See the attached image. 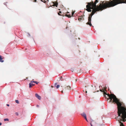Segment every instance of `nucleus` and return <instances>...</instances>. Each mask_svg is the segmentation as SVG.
Segmentation results:
<instances>
[{"mask_svg": "<svg viewBox=\"0 0 126 126\" xmlns=\"http://www.w3.org/2000/svg\"><path fill=\"white\" fill-rule=\"evenodd\" d=\"M90 125H91V126H93L92 125V124L91 123H90Z\"/></svg>", "mask_w": 126, "mask_h": 126, "instance_id": "obj_25", "label": "nucleus"}, {"mask_svg": "<svg viewBox=\"0 0 126 126\" xmlns=\"http://www.w3.org/2000/svg\"><path fill=\"white\" fill-rule=\"evenodd\" d=\"M60 86L59 85H58L56 86L57 88H58Z\"/></svg>", "mask_w": 126, "mask_h": 126, "instance_id": "obj_16", "label": "nucleus"}, {"mask_svg": "<svg viewBox=\"0 0 126 126\" xmlns=\"http://www.w3.org/2000/svg\"><path fill=\"white\" fill-rule=\"evenodd\" d=\"M109 98L108 100H110L109 102L112 103H116L117 106L118 115L121 117L122 119H124V117L126 116V109L123 107H121V104L119 101V100L113 94H108Z\"/></svg>", "mask_w": 126, "mask_h": 126, "instance_id": "obj_2", "label": "nucleus"}, {"mask_svg": "<svg viewBox=\"0 0 126 126\" xmlns=\"http://www.w3.org/2000/svg\"><path fill=\"white\" fill-rule=\"evenodd\" d=\"M94 2L92 1L91 2H88L86 6V10L88 12H91L92 10V12L89 15L88 18V22L86 23L91 26L92 25L91 23V18L92 16L97 11H102L107 8L113 7L118 4L125 3H126V0H111L109 1H103L100 3L99 6L96 5L97 3L98 2L99 0H94Z\"/></svg>", "mask_w": 126, "mask_h": 126, "instance_id": "obj_1", "label": "nucleus"}, {"mask_svg": "<svg viewBox=\"0 0 126 126\" xmlns=\"http://www.w3.org/2000/svg\"><path fill=\"white\" fill-rule=\"evenodd\" d=\"M120 126H124L123 123L121 122H120Z\"/></svg>", "mask_w": 126, "mask_h": 126, "instance_id": "obj_15", "label": "nucleus"}, {"mask_svg": "<svg viewBox=\"0 0 126 126\" xmlns=\"http://www.w3.org/2000/svg\"><path fill=\"white\" fill-rule=\"evenodd\" d=\"M4 58H2V56L0 55V62H1L3 63L4 62V60H3V59Z\"/></svg>", "mask_w": 126, "mask_h": 126, "instance_id": "obj_8", "label": "nucleus"}, {"mask_svg": "<svg viewBox=\"0 0 126 126\" xmlns=\"http://www.w3.org/2000/svg\"><path fill=\"white\" fill-rule=\"evenodd\" d=\"M47 1H48V0H47Z\"/></svg>", "mask_w": 126, "mask_h": 126, "instance_id": "obj_32", "label": "nucleus"}, {"mask_svg": "<svg viewBox=\"0 0 126 126\" xmlns=\"http://www.w3.org/2000/svg\"><path fill=\"white\" fill-rule=\"evenodd\" d=\"M37 107H39V106L38 105H37Z\"/></svg>", "mask_w": 126, "mask_h": 126, "instance_id": "obj_28", "label": "nucleus"}, {"mask_svg": "<svg viewBox=\"0 0 126 126\" xmlns=\"http://www.w3.org/2000/svg\"><path fill=\"white\" fill-rule=\"evenodd\" d=\"M4 120L5 121H9V119L8 118L4 119Z\"/></svg>", "mask_w": 126, "mask_h": 126, "instance_id": "obj_14", "label": "nucleus"}, {"mask_svg": "<svg viewBox=\"0 0 126 126\" xmlns=\"http://www.w3.org/2000/svg\"><path fill=\"white\" fill-rule=\"evenodd\" d=\"M2 124V123H0V126Z\"/></svg>", "mask_w": 126, "mask_h": 126, "instance_id": "obj_27", "label": "nucleus"}, {"mask_svg": "<svg viewBox=\"0 0 126 126\" xmlns=\"http://www.w3.org/2000/svg\"><path fill=\"white\" fill-rule=\"evenodd\" d=\"M31 82L32 83H33V82L35 83H36L37 84H38V82H36V81H33L32 80V81H31Z\"/></svg>", "mask_w": 126, "mask_h": 126, "instance_id": "obj_11", "label": "nucleus"}, {"mask_svg": "<svg viewBox=\"0 0 126 126\" xmlns=\"http://www.w3.org/2000/svg\"><path fill=\"white\" fill-rule=\"evenodd\" d=\"M62 92V93H63V91H61Z\"/></svg>", "mask_w": 126, "mask_h": 126, "instance_id": "obj_30", "label": "nucleus"}, {"mask_svg": "<svg viewBox=\"0 0 126 126\" xmlns=\"http://www.w3.org/2000/svg\"><path fill=\"white\" fill-rule=\"evenodd\" d=\"M62 13V12L61 11H60L58 13V15L59 16H62V15H61L60 14H61Z\"/></svg>", "mask_w": 126, "mask_h": 126, "instance_id": "obj_13", "label": "nucleus"}, {"mask_svg": "<svg viewBox=\"0 0 126 126\" xmlns=\"http://www.w3.org/2000/svg\"><path fill=\"white\" fill-rule=\"evenodd\" d=\"M36 0H34V1H33V2H37V1H36Z\"/></svg>", "mask_w": 126, "mask_h": 126, "instance_id": "obj_22", "label": "nucleus"}, {"mask_svg": "<svg viewBox=\"0 0 126 126\" xmlns=\"http://www.w3.org/2000/svg\"><path fill=\"white\" fill-rule=\"evenodd\" d=\"M6 105L8 106H9V105L8 104H7Z\"/></svg>", "mask_w": 126, "mask_h": 126, "instance_id": "obj_24", "label": "nucleus"}, {"mask_svg": "<svg viewBox=\"0 0 126 126\" xmlns=\"http://www.w3.org/2000/svg\"><path fill=\"white\" fill-rule=\"evenodd\" d=\"M69 13V12H67V14H68V13Z\"/></svg>", "mask_w": 126, "mask_h": 126, "instance_id": "obj_29", "label": "nucleus"}, {"mask_svg": "<svg viewBox=\"0 0 126 126\" xmlns=\"http://www.w3.org/2000/svg\"><path fill=\"white\" fill-rule=\"evenodd\" d=\"M75 12H72V16H73V15L74 14Z\"/></svg>", "mask_w": 126, "mask_h": 126, "instance_id": "obj_18", "label": "nucleus"}, {"mask_svg": "<svg viewBox=\"0 0 126 126\" xmlns=\"http://www.w3.org/2000/svg\"><path fill=\"white\" fill-rule=\"evenodd\" d=\"M66 16H67L68 17H70L71 16L70 15H67V14H66Z\"/></svg>", "mask_w": 126, "mask_h": 126, "instance_id": "obj_12", "label": "nucleus"}, {"mask_svg": "<svg viewBox=\"0 0 126 126\" xmlns=\"http://www.w3.org/2000/svg\"><path fill=\"white\" fill-rule=\"evenodd\" d=\"M84 19L83 16H79L78 18V20L80 21L81 20H83Z\"/></svg>", "mask_w": 126, "mask_h": 126, "instance_id": "obj_4", "label": "nucleus"}, {"mask_svg": "<svg viewBox=\"0 0 126 126\" xmlns=\"http://www.w3.org/2000/svg\"><path fill=\"white\" fill-rule=\"evenodd\" d=\"M71 89V87L70 86H67L66 87H65V90L66 91L67 90H69Z\"/></svg>", "mask_w": 126, "mask_h": 126, "instance_id": "obj_6", "label": "nucleus"}, {"mask_svg": "<svg viewBox=\"0 0 126 126\" xmlns=\"http://www.w3.org/2000/svg\"><path fill=\"white\" fill-rule=\"evenodd\" d=\"M77 81V80L76 79V81Z\"/></svg>", "mask_w": 126, "mask_h": 126, "instance_id": "obj_33", "label": "nucleus"}, {"mask_svg": "<svg viewBox=\"0 0 126 126\" xmlns=\"http://www.w3.org/2000/svg\"><path fill=\"white\" fill-rule=\"evenodd\" d=\"M86 93H87V91H86Z\"/></svg>", "mask_w": 126, "mask_h": 126, "instance_id": "obj_31", "label": "nucleus"}, {"mask_svg": "<svg viewBox=\"0 0 126 126\" xmlns=\"http://www.w3.org/2000/svg\"><path fill=\"white\" fill-rule=\"evenodd\" d=\"M67 27L66 28V29H67Z\"/></svg>", "mask_w": 126, "mask_h": 126, "instance_id": "obj_34", "label": "nucleus"}, {"mask_svg": "<svg viewBox=\"0 0 126 126\" xmlns=\"http://www.w3.org/2000/svg\"><path fill=\"white\" fill-rule=\"evenodd\" d=\"M81 115L84 118L86 117V114L84 113H82L81 114Z\"/></svg>", "mask_w": 126, "mask_h": 126, "instance_id": "obj_10", "label": "nucleus"}, {"mask_svg": "<svg viewBox=\"0 0 126 126\" xmlns=\"http://www.w3.org/2000/svg\"><path fill=\"white\" fill-rule=\"evenodd\" d=\"M15 102L17 103H19V102L17 100H15Z\"/></svg>", "mask_w": 126, "mask_h": 126, "instance_id": "obj_17", "label": "nucleus"}, {"mask_svg": "<svg viewBox=\"0 0 126 126\" xmlns=\"http://www.w3.org/2000/svg\"><path fill=\"white\" fill-rule=\"evenodd\" d=\"M53 3L54 4L52 5H51L50 6V7H52V6H55L56 7H57L58 5V3L57 2H53Z\"/></svg>", "mask_w": 126, "mask_h": 126, "instance_id": "obj_3", "label": "nucleus"}, {"mask_svg": "<svg viewBox=\"0 0 126 126\" xmlns=\"http://www.w3.org/2000/svg\"><path fill=\"white\" fill-rule=\"evenodd\" d=\"M57 84V83H55V87L56 85Z\"/></svg>", "mask_w": 126, "mask_h": 126, "instance_id": "obj_23", "label": "nucleus"}, {"mask_svg": "<svg viewBox=\"0 0 126 126\" xmlns=\"http://www.w3.org/2000/svg\"><path fill=\"white\" fill-rule=\"evenodd\" d=\"M85 119L86 120V121H87V122H88V120H87V117H85Z\"/></svg>", "mask_w": 126, "mask_h": 126, "instance_id": "obj_21", "label": "nucleus"}, {"mask_svg": "<svg viewBox=\"0 0 126 126\" xmlns=\"http://www.w3.org/2000/svg\"><path fill=\"white\" fill-rule=\"evenodd\" d=\"M100 91L101 92H103L104 95L106 94L108 95H108L109 94H106V93L104 91V89L100 90Z\"/></svg>", "mask_w": 126, "mask_h": 126, "instance_id": "obj_9", "label": "nucleus"}, {"mask_svg": "<svg viewBox=\"0 0 126 126\" xmlns=\"http://www.w3.org/2000/svg\"><path fill=\"white\" fill-rule=\"evenodd\" d=\"M62 78V77H61L60 78L61 79Z\"/></svg>", "mask_w": 126, "mask_h": 126, "instance_id": "obj_26", "label": "nucleus"}, {"mask_svg": "<svg viewBox=\"0 0 126 126\" xmlns=\"http://www.w3.org/2000/svg\"><path fill=\"white\" fill-rule=\"evenodd\" d=\"M44 0V1H43L42 0H41V1H42L43 2H44L45 3L46 2V1L45 0Z\"/></svg>", "mask_w": 126, "mask_h": 126, "instance_id": "obj_20", "label": "nucleus"}, {"mask_svg": "<svg viewBox=\"0 0 126 126\" xmlns=\"http://www.w3.org/2000/svg\"><path fill=\"white\" fill-rule=\"evenodd\" d=\"M32 83H32L31 81V83L29 84L30 88H31V87L35 85V84H33Z\"/></svg>", "mask_w": 126, "mask_h": 126, "instance_id": "obj_7", "label": "nucleus"}, {"mask_svg": "<svg viewBox=\"0 0 126 126\" xmlns=\"http://www.w3.org/2000/svg\"><path fill=\"white\" fill-rule=\"evenodd\" d=\"M61 80H62V79H61Z\"/></svg>", "mask_w": 126, "mask_h": 126, "instance_id": "obj_35", "label": "nucleus"}, {"mask_svg": "<svg viewBox=\"0 0 126 126\" xmlns=\"http://www.w3.org/2000/svg\"><path fill=\"white\" fill-rule=\"evenodd\" d=\"M15 114H16V115H17V116H18V113L17 112H16L15 113Z\"/></svg>", "mask_w": 126, "mask_h": 126, "instance_id": "obj_19", "label": "nucleus"}, {"mask_svg": "<svg viewBox=\"0 0 126 126\" xmlns=\"http://www.w3.org/2000/svg\"><path fill=\"white\" fill-rule=\"evenodd\" d=\"M35 96L39 100H40L41 99V97L39 95H38L37 94H35Z\"/></svg>", "mask_w": 126, "mask_h": 126, "instance_id": "obj_5", "label": "nucleus"}]
</instances>
